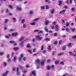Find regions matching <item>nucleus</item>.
<instances>
[{
	"instance_id": "nucleus-1",
	"label": "nucleus",
	"mask_w": 76,
	"mask_h": 76,
	"mask_svg": "<svg viewBox=\"0 0 76 76\" xmlns=\"http://www.w3.org/2000/svg\"><path fill=\"white\" fill-rule=\"evenodd\" d=\"M45 60H43L41 62H40V60L39 59H37L36 61V64L37 65V69H39V66H40V65H41L42 66H43V65H44V63H45Z\"/></svg>"
},
{
	"instance_id": "nucleus-2",
	"label": "nucleus",
	"mask_w": 76,
	"mask_h": 76,
	"mask_svg": "<svg viewBox=\"0 0 76 76\" xmlns=\"http://www.w3.org/2000/svg\"><path fill=\"white\" fill-rule=\"evenodd\" d=\"M76 50H74V53H73L72 52H70L69 53L70 55L71 56H76V53L75 54V53H76Z\"/></svg>"
},
{
	"instance_id": "nucleus-3",
	"label": "nucleus",
	"mask_w": 76,
	"mask_h": 76,
	"mask_svg": "<svg viewBox=\"0 0 76 76\" xmlns=\"http://www.w3.org/2000/svg\"><path fill=\"white\" fill-rule=\"evenodd\" d=\"M36 76V71H35L34 70L33 71L31 72V73L30 74V76Z\"/></svg>"
},
{
	"instance_id": "nucleus-4",
	"label": "nucleus",
	"mask_w": 76,
	"mask_h": 76,
	"mask_svg": "<svg viewBox=\"0 0 76 76\" xmlns=\"http://www.w3.org/2000/svg\"><path fill=\"white\" fill-rule=\"evenodd\" d=\"M36 39L39 41H40V40L42 39V37H40V36L39 35H37L36 37Z\"/></svg>"
},
{
	"instance_id": "nucleus-5",
	"label": "nucleus",
	"mask_w": 76,
	"mask_h": 76,
	"mask_svg": "<svg viewBox=\"0 0 76 76\" xmlns=\"http://www.w3.org/2000/svg\"><path fill=\"white\" fill-rule=\"evenodd\" d=\"M17 75H20V72H19V67H17Z\"/></svg>"
},
{
	"instance_id": "nucleus-6",
	"label": "nucleus",
	"mask_w": 76,
	"mask_h": 76,
	"mask_svg": "<svg viewBox=\"0 0 76 76\" xmlns=\"http://www.w3.org/2000/svg\"><path fill=\"white\" fill-rule=\"evenodd\" d=\"M18 33H13L12 34V37H16L18 35Z\"/></svg>"
},
{
	"instance_id": "nucleus-7",
	"label": "nucleus",
	"mask_w": 76,
	"mask_h": 76,
	"mask_svg": "<svg viewBox=\"0 0 76 76\" xmlns=\"http://www.w3.org/2000/svg\"><path fill=\"white\" fill-rule=\"evenodd\" d=\"M23 56H24L23 54H21V56L19 58V61H21V60H22V58L23 57Z\"/></svg>"
},
{
	"instance_id": "nucleus-8",
	"label": "nucleus",
	"mask_w": 76,
	"mask_h": 76,
	"mask_svg": "<svg viewBox=\"0 0 76 76\" xmlns=\"http://www.w3.org/2000/svg\"><path fill=\"white\" fill-rule=\"evenodd\" d=\"M54 13V9H52L50 11V14H53Z\"/></svg>"
},
{
	"instance_id": "nucleus-9",
	"label": "nucleus",
	"mask_w": 76,
	"mask_h": 76,
	"mask_svg": "<svg viewBox=\"0 0 76 76\" xmlns=\"http://www.w3.org/2000/svg\"><path fill=\"white\" fill-rule=\"evenodd\" d=\"M45 30L47 32H50V33H52V31H48V28L47 27H45Z\"/></svg>"
},
{
	"instance_id": "nucleus-10",
	"label": "nucleus",
	"mask_w": 76,
	"mask_h": 76,
	"mask_svg": "<svg viewBox=\"0 0 76 76\" xmlns=\"http://www.w3.org/2000/svg\"><path fill=\"white\" fill-rule=\"evenodd\" d=\"M66 10H63L62 11H60L59 12V13H60L61 14V13H64L65 12Z\"/></svg>"
},
{
	"instance_id": "nucleus-11",
	"label": "nucleus",
	"mask_w": 76,
	"mask_h": 76,
	"mask_svg": "<svg viewBox=\"0 0 76 76\" xmlns=\"http://www.w3.org/2000/svg\"><path fill=\"white\" fill-rule=\"evenodd\" d=\"M8 72H9V71H6L5 73L3 74L2 75V76H7V73H8Z\"/></svg>"
},
{
	"instance_id": "nucleus-12",
	"label": "nucleus",
	"mask_w": 76,
	"mask_h": 76,
	"mask_svg": "<svg viewBox=\"0 0 76 76\" xmlns=\"http://www.w3.org/2000/svg\"><path fill=\"white\" fill-rule=\"evenodd\" d=\"M11 36L12 35L9 34L8 35L6 36V38H9L10 37H11Z\"/></svg>"
},
{
	"instance_id": "nucleus-13",
	"label": "nucleus",
	"mask_w": 76,
	"mask_h": 76,
	"mask_svg": "<svg viewBox=\"0 0 76 76\" xmlns=\"http://www.w3.org/2000/svg\"><path fill=\"white\" fill-rule=\"evenodd\" d=\"M29 13H30V15H33L34 13V11L32 10H31L29 12Z\"/></svg>"
},
{
	"instance_id": "nucleus-14",
	"label": "nucleus",
	"mask_w": 76,
	"mask_h": 76,
	"mask_svg": "<svg viewBox=\"0 0 76 76\" xmlns=\"http://www.w3.org/2000/svg\"><path fill=\"white\" fill-rule=\"evenodd\" d=\"M50 23V21H49V20H46L45 21V25H48V23Z\"/></svg>"
},
{
	"instance_id": "nucleus-15",
	"label": "nucleus",
	"mask_w": 76,
	"mask_h": 76,
	"mask_svg": "<svg viewBox=\"0 0 76 76\" xmlns=\"http://www.w3.org/2000/svg\"><path fill=\"white\" fill-rule=\"evenodd\" d=\"M39 19H40V18H38L34 19L33 20L34 21H38V20H39Z\"/></svg>"
},
{
	"instance_id": "nucleus-16",
	"label": "nucleus",
	"mask_w": 76,
	"mask_h": 76,
	"mask_svg": "<svg viewBox=\"0 0 76 76\" xmlns=\"http://www.w3.org/2000/svg\"><path fill=\"white\" fill-rule=\"evenodd\" d=\"M55 28L56 31H58V26L57 25L55 26Z\"/></svg>"
},
{
	"instance_id": "nucleus-17",
	"label": "nucleus",
	"mask_w": 76,
	"mask_h": 76,
	"mask_svg": "<svg viewBox=\"0 0 76 76\" xmlns=\"http://www.w3.org/2000/svg\"><path fill=\"white\" fill-rule=\"evenodd\" d=\"M17 9L18 10H19V11H20V10H22V8L19 7H17Z\"/></svg>"
},
{
	"instance_id": "nucleus-18",
	"label": "nucleus",
	"mask_w": 76,
	"mask_h": 76,
	"mask_svg": "<svg viewBox=\"0 0 76 76\" xmlns=\"http://www.w3.org/2000/svg\"><path fill=\"white\" fill-rule=\"evenodd\" d=\"M71 45H72V44L71 43H69L67 44V46L69 48H70L71 47Z\"/></svg>"
},
{
	"instance_id": "nucleus-19",
	"label": "nucleus",
	"mask_w": 76,
	"mask_h": 76,
	"mask_svg": "<svg viewBox=\"0 0 76 76\" xmlns=\"http://www.w3.org/2000/svg\"><path fill=\"white\" fill-rule=\"evenodd\" d=\"M24 39V37H21L19 41H23Z\"/></svg>"
},
{
	"instance_id": "nucleus-20",
	"label": "nucleus",
	"mask_w": 76,
	"mask_h": 76,
	"mask_svg": "<svg viewBox=\"0 0 76 76\" xmlns=\"http://www.w3.org/2000/svg\"><path fill=\"white\" fill-rule=\"evenodd\" d=\"M9 21V19H6L5 20V21H4V23H7V22H8Z\"/></svg>"
},
{
	"instance_id": "nucleus-21",
	"label": "nucleus",
	"mask_w": 76,
	"mask_h": 76,
	"mask_svg": "<svg viewBox=\"0 0 76 76\" xmlns=\"http://www.w3.org/2000/svg\"><path fill=\"white\" fill-rule=\"evenodd\" d=\"M27 51L30 53V54H32V50L31 49L28 50Z\"/></svg>"
},
{
	"instance_id": "nucleus-22",
	"label": "nucleus",
	"mask_w": 76,
	"mask_h": 76,
	"mask_svg": "<svg viewBox=\"0 0 76 76\" xmlns=\"http://www.w3.org/2000/svg\"><path fill=\"white\" fill-rule=\"evenodd\" d=\"M45 6H43L41 7V9L42 10L45 9Z\"/></svg>"
},
{
	"instance_id": "nucleus-23",
	"label": "nucleus",
	"mask_w": 76,
	"mask_h": 76,
	"mask_svg": "<svg viewBox=\"0 0 76 76\" xmlns=\"http://www.w3.org/2000/svg\"><path fill=\"white\" fill-rule=\"evenodd\" d=\"M12 19L14 22H16V18H12Z\"/></svg>"
},
{
	"instance_id": "nucleus-24",
	"label": "nucleus",
	"mask_w": 76,
	"mask_h": 76,
	"mask_svg": "<svg viewBox=\"0 0 76 76\" xmlns=\"http://www.w3.org/2000/svg\"><path fill=\"white\" fill-rule=\"evenodd\" d=\"M8 62H9V63H10L12 62V60L11 59L9 58L8 59V60H7Z\"/></svg>"
},
{
	"instance_id": "nucleus-25",
	"label": "nucleus",
	"mask_w": 76,
	"mask_h": 76,
	"mask_svg": "<svg viewBox=\"0 0 76 76\" xmlns=\"http://www.w3.org/2000/svg\"><path fill=\"white\" fill-rule=\"evenodd\" d=\"M25 19H22L21 20V22L22 23H23L24 22H25Z\"/></svg>"
},
{
	"instance_id": "nucleus-26",
	"label": "nucleus",
	"mask_w": 76,
	"mask_h": 76,
	"mask_svg": "<svg viewBox=\"0 0 76 76\" xmlns=\"http://www.w3.org/2000/svg\"><path fill=\"white\" fill-rule=\"evenodd\" d=\"M31 25H35V22H32L31 23Z\"/></svg>"
},
{
	"instance_id": "nucleus-27",
	"label": "nucleus",
	"mask_w": 76,
	"mask_h": 76,
	"mask_svg": "<svg viewBox=\"0 0 76 76\" xmlns=\"http://www.w3.org/2000/svg\"><path fill=\"white\" fill-rule=\"evenodd\" d=\"M45 8L46 9H50V7L48 5H46Z\"/></svg>"
},
{
	"instance_id": "nucleus-28",
	"label": "nucleus",
	"mask_w": 76,
	"mask_h": 76,
	"mask_svg": "<svg viewBox=\"0 0 76 76\" xmlns=\"http://www.w3.org/2000/svg\"><path fill=\"white\" fill-rule=\"evenodd\" d=\"M10 43H11V44H15V42L13 41H10Z\"/></svg>"
},
{
	"instance_id": "nucleus-29",
	"label": "nucleus",
	"mask_w": 76,
	"mask_h": 76,
	"mask_svg": "<svg viewBox=\"0 0 76 76\" xmlns=\"http://www.w3.org/2000/svg\"><path fill=\"white\" fill-rule=\"evenodd\" d=\"M13 49L14 50H18V48L15 47V48H13Z\"/></svg>"
},
{
	"instance_id": "nucleus-30",
	"label": "nucleus",
	"mask_w": 76,
	"mask_h": 76,
	"mask_svg": "<svg viewBox=\"0 0 76 76\" xmlns=\"http://www.w3.org/2000/svg\"><path fill=\"white\" fill-rule=\"evenodd\" d=\"M23 61H25L26 60V57H23Z\"/></svg>"
},
{
	"instance_id": "nucleus-31",
	"label": "nucleus",
	"mask_w": 76,
	"mask_h": 76,
	"mask_svg": "<svg viewBox=\"0 0 76 76\" xmlns=\"http://www.w3.org/2000/svg\"><path fill=\"white\" fill-rule=\"evenodd\" d=\"M47 68L48 70H50L51 69V66H48L47 67Z\"/></svg>"
},
{
	"instance_id": "nucleus-32",
	"label": "nucleus",
	"mask_w": 76,
	"mask_h": 76,
	"mask_svg": "<svg viewBox=\"0 0 76 76\" xmlns=\"http://www.w3.org/2000/svg\"><path fill=\"white\" fill-rule=\"evenodd\" d=\"M26 25L25 24H23V28H26Z\"/></svg>"
},
{
	"instance_id": "nucleus-33",
	"label": "nucleus",
	"mask_w": 76,
	"mask_h": 76,
	"mask_svg": "<svg viewBox=\"0 0 76 76\" xmlns=\"http://www.w3.org/2000/svg\"><path fill=\"white\" fill-rule=\"evenodd\" d=\"M4 66H6L7 65V63L6 62H4Z\"/></svg>"
},
{
	"instance_id": "nucleus-34",
	"label": "nucleus",
	"mask_w": 76,
	"mask_h": 76,
	"mask_svg": "<svg viewBox=\"0 0 76 76\" xmlns=\"http://www.w3.org/2000/svg\"><path fill=\"white\" fill-rule=\"evenodd\" d=\"M4 54V52H1L0 53V56H3Z\"/></svg>"
},
{
	"instance_id": "nucleus-35",
	"label": "nucleus",
	"mask_w": 76,
	"mask_h": 76,
	"mask_svg": "<svg viewBox=\"0 0 76 76\" xmlns=\"http://www.w3.org/2000/svg\"><path fill=\"white\" fill-rule=\"evenodd\" d=\"M27 47L28 48H31V45L29 44H27Z\"/></svg>"
},
{
	"instance_id": "nucleus-36",
	"label": "nucleus",
	"mask_w": 76,
	"mask_h": 76,
	"mask_svg": "<svg viewBox=\"0 0 76 76\" xmlns=\"http://www.w3.org/2000/svg\"><path fill=\"white\" fill-rule=\"evenodd\" d=\"M71 29L72 32H75V30H76V29H75V28H71Z\"/></svg>"
},
{
	"instance_id": "nucleus-37",
	"label": "nucleus",
	"mask_w": 76,
	"mask_h": 76,
	"mask_svg": "<svg viewBox=\"0 0 76 76\" xmlns=\"http://www.w3.org/2000/svg\"><path fill=\"white\" fill-rule=\"evenodd\" d=\"M58 35V34L57 33H55L54 34V37H57Z\"/></svg>"
},
{
	"instance_id": "nucleus-38",
	"label": "nucleus",
	"mask_w": 76,
	"mask_h": 76,
	"mask_svg": "<svg viewBox=\"0 0 76 76\" xmlns=\"http://www.w3.org/2000/svg\"><path fill=\"white\" fill-rule=\"evenodd\" d=\"M39 30H35L34 31V32H39Z\"/></svg>"
},
{
	"instance_id": "nucleus-39",
	"label": "nucleus",
	"mask_w": 76,
	"mask_h": 76,
	"mask_svg": "<svg viewBox=\"0 0 76 76\" xmlns=\"http://www.w3.org/2000/svg\"><path fill=\"white\" fill-rule=\"evenodd\" d=\"M16 58H17V57L16 56H15L14 58V61H15L16 60Z\"/></svg>"
},
{
	"instance_id": "nucleus-40",
	"label": "nucleus",
	"mask_w": 76,
	"mask_h": 76,
	"mask_svg": "<svg viewBox=\"0 0 76 76\" xmlns=\"http://www.w3.org/2000/svg\"><path fill=\"white\" fill-rule=\"evenodd\" d=\"M44 32V31H39L38 33L39 34H41V33H43Z\"/></svg>"
},
{
	"instance_id": "nucleus-41",
	"label": "nucleus",
	"mask_w": 76,
	"mask_h": 76,
	"mask_svg": "<svg viewBox=\"0 0 76 76\" xmlns=\"http://www.w3.org/2000/svg\"><path fill=\"white\" fill-rule=\"evenodd\" d=\"M59 5L61 6V1H60L59 2Z\"/></svg>"
},
{
	"instance_id": "nucleus-42",
	"label": "nucleus",
	"mask_w": 76,
	"mask_h": 76,
	"mask_svg": "<svg viewBox=\"0 0 76 76\" xmlns=\"http://www.w3.org/2000/svg\"><path fill=\"white\" fill-rule=\"evenodd\" d=\"M66 45L64 46L63 47V50H65V49H66Z\"/></svg>"
},
{
	"instance_id": "nucleus-43",
	"label": "nucleus",
	"mask_w": 76,
	"mask_h": 76,
	"mask_svg": "<svg viewBox=\"0 0 76 76\" xmlns=\"http://www.w3.org/2000/svg\"><path fill=\"white\" fill-rule=\"evenodd\" d=\"M61 64H62V65H64V62H61L60 63Z\"/></svg>"
},
{
	"instance_id": "nucleus-44",
	"label": "nucleus",
	"mask_w": 76,
	"mask_h": 76,
	"mask_svg": "<svg viewBox=\"0 0 76 76\" xmlns=\"http://www.w3.org/2000/svg\"><path fill=\"white\" fill-rule=\"evenodd\" d=\"M48 48L49 50H50L51 49V46H49Z\"/></svg>"
},
{
	"instance_id": "nucleus-45",
	"label": "nucleus",
	"mask_w": 76,
	"mask_h": 76,
	"mask_svg": "<svg viewBox=\"0 0 76 76\" xmlns=\"http://www.w3.org/2000/svg\"><path fill=\"white\" fill-rule=\"evenodd\" d=\"M47 53V51H46V50H44L43 51V54H45V53Z\"/></svg>"
},
{
	"instance_id": "nucleus-46",
	"label": "nucleus",
	"mask_w": 76,
	"mask_h": 76,
	"mask_svg": "<svg viewBox=\"0 0 76 76\" xmlns=\"http://www.w3.org/2000/svg\"><path fill=\"white\" fill-rule=\"evenodd\" d=\"M66 26H69V23H67L66 24Z\"/></svg>"
},
{
	"instance_id": "nucleus-47",
	"label": "nucleus",
	"mask_w": 76,
	"mask_h": 76,
	"mask_svg": "<svg viewBox=\"0 0 76 76\" xmlns=\"http://www.w3.org/2000/svg\"><path fill=\"white\" fill-rule=\"evenodd\" d=\"M20 46L21 47H23V42H21L20 43Z\"/></svg>"
},
{
	"instance_id": "nucleus-48",
	"label": "nucleus",
	"mask_w": 76,
	"mask_h": 76,
	"mask_svg": "<svg viewBox=\"0 0 76 76\" xmlns=\"http://www.w3.org/2000/svg\"><path fill=\"white\" fill-rule=\"evenodd\" d=\"M15 31V29H11L10 30V32H13V31Z\"/></svg>"
},
{
	"instance_id": "nucleus-49",
	"label": "nucleus",
	"mask_w": 76,
	"mask_h": 76,
	"mask_svg": "<svg viewBox=\"0 0 76 76\" xmlns=\"http://www.w3.org/2000/svg\"><path fill=\"white\" fill-rule=\"evenodd\" d=\"M66 31H67V32H69V31H70V29H69V28H66Z\"/></svg>"
},
{
	"instance_id": "nucleus-50",
	"label": "nucleus",
	"mask_w": 76,
	"mask_h": 76,
	"mask_svg": "<svg viewBox=\"0 0 76 76\" xmlns=\"http://www.w3.org/2000/svg\"><path fill=\"white\" fill-rule=\"evenodd\" d=\"M23 73H26L27 72V71H26L25 70H24L23 71Z\"/></svg>"
},
{
	"instance_id": "nucleus-51",
	"label": "nucleus",
	"mask_w": 76,
	"mask_h": 76,
	"mask_svg": "<svg viewBox=\"0 0 76 76\" xmlns=\"http://www.w3.org/2000/svg\"><path fill=\"white\" fill-rule=\"evenodd\" d=\"M58 63H59V61H55V64H58Z\"/></svg>"
},
{
	"instance_id": "nucleus-52",
	"label": "nucleus",
	"mask_w": 76,
	"mask_h": 76,
	"mask_svg": "<svg viewBox=\"0 0 76 76\" xmlns=\"http://www.w3.org/2000/svg\"><path fill=\"white\" fill-rule=\"evenodd\" d=\"M9 7H10V9H13V7H12V5H9Z\"/></svg>"
},
{
	"instance_id": "nucleus-53",
	"label": "nucleus",
	"mask_w": 76,
	"mask_h": 76,
	"mask_svg": "<svg viewBox=\"0 0 76 76\" xmlns=\"http://www.w3.org/2000/svg\"><path fill=\"white\" fill-rule=\"evenodd\" d=\"M51 67L52 69H54V65H52Z\"/></svg>"
},
{
	"instance_id": "nucleus-54",
	"label": "nucleus",
	"mask_w": 76,
	"mask_h": 76,
	"mask_svg": "<svg viewBox=\"0 0 76 76\" xmlns=\"http://www.w3.org/2000/svg\"><path fill=\"white\" fill-rule=\"evenodd\" d=\"M26 67H27V68H28V67H30V66L29 65H27L26 66Z\"/></svg>"
},
{
	"instance_id": "nucleus-55",
	"label": "nucleus",
	"mask_w": 76,
	"mask_h": 76,
	"mask_svg": "<svg viewBox=\"0 0 76 76\" xmlns=\"http://www.w3.org/2000/svg\"><path fill=\"white\" fill-rule=\"evenodd\" d=\"M57 43V41H56L54 42V44H56Z\"/></svg>"
},
{
	"instance_id": "nucleus-56",
	"label": "nucleus",
	"mask_w": 76,
	"mask_h": 76,
	"mask_svg": "<svg viewBox=\"0 0 76 76\" xmlns=\"http://www.w3.org/2000/svg\"><path fill=\"white\" fill-rule=\"evenodd\" d=\"M4 28L5 30H6V29H7V27H5V26L4 27Z\"/></svg>"
},
{
	"instance_id": "nucleus-57",
	"label": "nucleus",
	"mask_w": 76,
	"mask_h": 76,
	"mask_svg": "<svg viewBox=\"0 0 76 76\" xmlns=\"http://www.w3.org/2000/svg\"><path fill=\"white\" fill-rule=\"evenodd\" d=\"M13 15V14H12V13H9V16H12Z\"/></svg>"
},
{
	"instance_id": "nucleus-58",
	"label": "nucleus",
	"mask_w": 76,
	"mask_h": 76,
	"mask_svg": "<svg viewBox=\"0 0 76 76\" xmlns=\"http://www.w3.org/2000/svg\"><path fill=\"white\" fill-rule=\"evenodd\" d=\"M19 67H20V69H23V67L20 66Z\"/></svg>"
},
{
	"instance_id": "nucleus-59",
	"label": "nucleus",
	"mask_w": 76,
	"mask_h": 76,
	"mask_svg": "<svg viewBox=\"0 0 76 76\" xmlns=\"http://www.w3.org/2000/svg\"><path fill=\"white\" fill-rule=\"evenodd\" d=\"M72 38H76V35L73 36L72 37Z\"/></svg>"
},
{
	"instance_id": "nucleus-60",
	"label": "nucleus",
	"mask_w": 76,
	"mask_h": 76,
	"mask_svg": "<svg viewBox=\"0 0 76 76\" xmlns=\"http://www.w3.org/2000/svg\"><path fill=\"white\" fill-rule=\"evenodd\" d=\"M44 49V46H42L41 48L42 50H43Z\"/></svg>"
},
{
	"instance_id": "nucleus-61",
	"label": "nucleus",
	"mask_w": 76,
	"mask_h": 76,
	"mask_svg": "<svg viewBox=\"0 0 76 76\" xmlns=\"http://www.w3.org/2000/svg\"><path fill=\"white\" fill-rule=\"evenodd\" d=\"M62 21L63 23H64L66 22V21L63 20H62Z\"/></svg>"
},
{
	"instance_id": "nucleus-62",
	"label": "nucleus",
	"mask_w": 76,
	"mask_h": 76,
	"mask_svg": "<svg viewBox=\"0 0 76 76\" xmlns=\"http://www.w3.org/2000/svg\"><path fill=\"white\" fill-rule=\"evenodd\" d=\"M52 29H54V26H52Z\"/></svg>"
},
{
	"instance_id": "nucleus-63",
	"label": "nucleus",
	"mask_w": 76,
	"mask_h": 76,
	"mask_svg": "<svg viewBox=\"0 0 76 76\" xmlns=\"http://www.w3.org/2000/svg\"><path fill=\"white\" fill-rule=\"evenodd\" d=\"M62 41H61V40L59 41V44H61V42Z\"/></svg>"
},
{
	"instance_id": "nucleus-64",
	"label": "nucleus",
	"mask_w": 76,
	"mask_h": 76,
	"mask_svg": "<svg viewBox=\"0 0 76 76\" xmlns=\"http://www.w3.org/2000/svg\"><path fill=\"white\" fill-rule=\"evenodd\" d=\"M63 76H67V75L66 74H65Z\"/></svg>"
}]
</instances>
